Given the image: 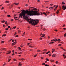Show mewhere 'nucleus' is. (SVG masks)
<instances>
[{"instance_id":"nucleus-36","label":"nucleus","mask_w":66,"mask_h":66,"mask_svg":"<svg viewBox=\"0 0 66 66\" xmlns=\"http://www.w3.org/2000/svg\"><path fill=\"white\" fill-rule=\"evenodd\" d=\"M7 17H11V16L10 15H7Z\"/></svg>"},{"instance_id":"nucleus-23","label":"nucleus","mask_w":66,"mask_h":66,"mask_svg":"<svg viewBox=\"0 0 66 66\" xmlns=\"http://www.w3.org/2000/svg\"><path fill=\"white\" fill-rule=\"evenodd\" d=\"M4 41H1V43L2 44H3V43H4Z\"/></svg>"},{"instance_id":"nucleus-35","label":"nucleus","mask_w":66,"mask_h":66,"mask_svg":"<svg viewBox=\"0 0 66 66\" xmlns=\"http://www.w3.org/2000/svg\"><path fill=\"white\" fill-rule=\"evenodd\" d=\"M6 2V3H9V2H10V1H7Z\"/></svg>"},{"instance_id":"nucleus-55","label":"nucleus","mask_w":66,"mask_h":66,"mask_svg":"<svg viewBox=\"0 0 66 66\" xmlns=\"http://www.w3.org/2000/svg\"><path fill=\"white\" fill-rule=\"evenodd\" d=\"M36 56H37V55H35L34 56V57H36Z\"/></svg>"},{"instance_id":"nucleus-64","label":"nucleus","mask_w":66,"mask_h":66,"mask_svg":"<svg viewBox=\"0 0 66 66\" xmlns=\"http://www.w3.org/2000/svg\"><path fill=\"white\" fill-rule=\"evenodd\" d=\"M41 59H44V57H41Z\"/></svg>"},{"instance_id":"nucleus-28","label":"nucleus","mask_w":66,"mask_h":66,"mask_svg":"<svg viewBox=\"0 0 66 66\" xmlns=\"http://www.w3.org/2000/svg\"><path fill=\"white\" fill-rule=\"evenodd\" d=\"M45 34H43L42 35L43 36V37H44V36H45Z\"/></svg>"},{"instance_id":"nucleus-37","label":"nucleus","mask_w":66,"mask_h":66,"mask_svg":"<svg viewBox=\"0 0 66 66\" xmlns=\"http://www.w3.org/2000/svg\"><path fill=\"white\" fill-rule=\"evenodd\" d=\"M16 26H15L14 27H13V28H12V29H16Z\"/></svg>"},{"instance_id":"nucleus-44","label":"nucleus","mask_w":66,"mask_h":66,"mask_svg":"<svg viewBox=\"0 0 66 66\" xmlns=\"http://www.w3.org/2000/svg\"><path fill=\"white\" fill-rule=\"evenodd\" d=\"M29 47H30V48H33V46L31 45L30 46H29Z\"/></svg>"},{"instance_id":"nucleus-47","label":"nucleus","mask_w":66,"mask_h":66,"mask_svg":"<svg viewBox=\"0 0 66 66\" xmlns=\"http://www.w3.org/2000/svg\"><path fill=\"white\" fill-rule=\"evenodd\" d=\"M47 49H45V50H44V51H45V52H46V51H47Z\"/></svg>"},{"instance_id":"nucleus-51","label":"nucleus","mask_w":66,"mask_h":66,"mask_svg":"<svg viewBox=\"0 0 66 66\" xmlns=\"http://www.w3.org/2000/svg\"><path fill=\"white\" fill-rule=\"evenodd\" d=\"M12 52H13V53H14V50H13L12 51Z\"/></svg>"},{"instance_id":"nucleus-6","label":"nucleus","mask_w":66,"mask_h":66,"mask_svg":"<svg viewBox=\"0 0 66 66\" xmlns=\"http://www.w3.org/2000/svg\"><path fill=\"white\" fill-rule=\"evenodd\" d=\"M6 49V48H2L1 49V51H2L3 50H5Z\"/></svg>"},{"instance_id":"nucleus-21","label":"nucleus","mask_w":66,"mask_h":66,"mask_svg":"<svg viewBox=\"0 0 66 66\" xmlns=\"http://www.w3.org/2000/svg\"><path fill=\"white\" fill-rule=\"evenodd\" d=\"M34 8V7H29V9H33Z\"/></svg>"},{"instance_id":"nucleus-30","label":"nucleus","mask_w":66,"mask_h":66,"mask_svg":"<svg viewBox=\"0 0 66 66\" xmlns=\"http://www.w3.org/2000/svg\"><path fill=\"white\" fill-rule=\"evenodd\" d=\"M11 60V59H9V60L8 61V62H9Z\"/></svg>"},{"instance_id":"nucleus-29","label":"nucleus","mask_w":66,"mask_h":66,"mask_svg":"<svg viewBox=\"0 0 66 66\" xmlns=\"http://www.w3.org/2000/svg\"><path fill=\"white\" fill-rule=\"evenodd\" d=\"M37 52H39L40 51V50H38L37 51Z\"/></svg>"},{"instance_id":"nucleus-63","label":"nucleus","mask_w":66,"mask_h":66,"mask_svg":"<svg viewBox=\"0 0 66 66\" xmlns=\"http://www.w3.org/2000/svg\"><path fill=\"white\" fill-rule=\"evenodd\" d=\"M45 66H49V65L48 64H46L45 65Z\"/></svg>"},{"instance_id":"nucleus-3","label":"nucleus","mask_w":66,"mask_h":66,"mask_svg":"<svg viewBox=\"0 0 66 66\" xmlns=\"http://www.w3.org/2000/svg\"><path fill=\"white\" fill-rule=\"evenodd\" d=\"M29 20H30L31 21H32V23H31L30 24H31L32 26H34V25H37V23L39 22V20L38 19H34V20H33V19H31V18L30 19H28Z\"/></svg>"},{"instance_id":"nucleus-54","label":"nucleus","mask_w":66,"mask_h":66,"mask_svg":"<svg viewBox=\"0 0 66 66\" xmlns=\"http://www.w3.org/2000/svg\"><path fill=\"white\" fill-rule=\"evenodd\" d=\"M6 63H5L3 65V66H4L5 65H6Z\"/></svg>"},{"instance_id":"nucleus-14","label":"nucleus","mask_w":66,"mask_h":66,"mask_svg":"<svg viewBox=\"0 0 66 66\" xmlns=\"http://www.w3.org/2000/svg\"><path fill=\"white\" fill-rule=\"evenodd\" d=\"M43 14L45 15L46 16H47V14H46V13L45 12H43Z\"/></svg>"},{"instance_id":"nucleus-61","label":"nucleus","mask_w":66,"mask_h":66,"mask_svg":"<svg viewBox=\"0 0 66 66\" xmlns=\"http://www.w3.org/2000/svg\"><path fill=\"white\" fill-rule=\"evenodd\" d=\"M48 55H49V56H51V55L50 54H49Z\"/></svg>"},{"instance_id":"nucleus-59","label":"nucleus","mask_w":66,"mask_h":66,"mask_svg":"<svg viewBox=\"0 0 66 66\" xmlns=\"http://www.w3.org/2000/svg\"><path fill=\"white\" fill-rule=\"evenodd\" d=\"M46 13H47V14H49L50 13V12H46Z\"/></svg>"},{"instance_id":"nucleus-41","label":"nucleus","mask_w":66,"mask_h":66,"mask_svg":"<svg viewBox=\"0 0 66 66\" xmlns=\"http://www.w3.org/2000/svg\"><path fill=\"white\" fill-rule=\"evenodd\" d=\"M14 41H15V40H14V39H12V42H14Z\"/></svg>"},{"instance_id":"nucleus-1","label":"nucleus","mask_w":66,"mask_h":66,"mask_svg":"<svg viewBox=\"0 0 66 66\" xmlns=\"http://www.w3.org/2000/svg\"><path fill=\"white\" fill-rule=\"evenodd\" d=\"M26 13L29 14L30 16H39L40 15V13L38 11L29 10H28L25 11Z\"/></svg>"},{"instance_id":"nucleus-50","label":"nucleus","mask_w":66,"mask_h":66,"mask_svg":"<svg viewBox=\"0 0 66 66\" xmlns=\"http://www.w3.org/2000/svg\"><path fill=\"white\" fill-rule=\"evenodd\" d=\"M57 30H56V29H55L54 30V31H56V32H57Z\"/></svg>"},{"instance_id":"nucleus-4","label":"nucleus","mask_w":66,"mask_h":66,"mask_svg":"<svg viewBox=\"0 0 66 66\" xmlns=\"http://www.w3.org/2000/svg\"><path fill=\"white\" fill-rule=\"evenodd\" d=\"M63 4H64V5L62 6V9H63V10L64 11L66 10V6L65 5V6H64V5H65V3L64 2H62V5Z\"/></svg>"},{"instance_id":"nucleus-62","label":"nucleus","mask_w":66,"mask_h":66,"mask_svg":"<svg viewBox=\"0 0 66 66\" xmlns=\"http://www.w3.org/2000/svg\"><path fill=\"white\" fill-rule=\"evenodd\" d=\"M40 39V40H42V37H40L39 38Z\"/></svg>"},{"instance_id":"nucleus-60","label":"nucleus","mask_w":66,"mask_h":66,"mask_svg":"<svg viewBox=\"0 0 66 66\" xmlns=\"http://www.w3.org/2000/svg\"><path fill=\"white\" fill-rule=\"evenodd\" d=\"M23 60H24V59L23 58H22V61H23Z\"/></svg>"},{"instance_id":"nucleus-43","label":"nucleus","mask_w":66,"mask_h":66,"mask_svg":"<svg viewBox=\"0 0 66 66\" xmlns=\"http://www.w3.org/2000/svg\"><path fill=\"white\" fill-rule=\"evenodd\" d=\"M65 26V24H63L62 26L63 28H64Z\"/></svg>"},{"instance_id":"nucleus-57","label":"nucleus","mask_w":66,"mask_h":66,"mask_svg":"<svg viewBox=\"0 0 66 66\" xmlns=\"http://www.w3.org/2000/svg\"><path fill=\"white\" fill-rule=\"evenodd\" d=\"M66 55L65 56H64V59H66Z\"/></svg>"},{"instance_id":"nucleus-24","label":"nucleus","mask_w":66,"mask_h":66,"mask_svg":"<svg viewBox=\"0 0 66 66\" xmlns=\"http://www.w3.org/2000/svg\"><path fill=\"white\" fill-rule=\"evenodd\" d=\"M57 41H58V42H60V41H61V39H57Z\"/></svg>"},{"instance_id":"nucleus-33","label":"nucleus","mask_w":66,"mask_h":66,"mask_svg":"<svg viewBox=\"0 0 66 66\" xmlns=\"http://www.w3.org/2000/svg\"><path fill=\"white\" fill-rule=\"evenodd\" d=\"M58 6H59L58 5L56 6V7H55V8H56V9H57V7H58Z\"/></svg>"},{"instance_id":"nucleus-45","label":"nucleus","mask_w":66,"mask_h":66,"mask_svg":"<svg viewBox=\"0 0 66 66\" xmlns=\"http://www.w3.org/2000/svg\"><path fill=\"white\" fill-rule=\"evenodd\" d=\"M19 18H18V19H15V20L16 21V20H19Z\"/></svg>"},{"instance_id":"nucleus-16","label":"nucleus","mask_w":66,"mask_h":66,"mask_svg":"<svg viewBox=\"0 0 66 66\" xmlns=\"http://www.w3.org/2000/svg\"><path fill=\"white\" fill-rule=\"evenodd\" d=\"M13 7V5H11V7H10V6H9V9H11L12 7Z\"/></svg>"},{"instance_id":"nucleus-32","label":"nucleus","mask_w":66,"mask_h":66,"mask_svg":"<svg viewBox=\"0 0 66 66\" xmlns=\"http://www.w3.org/2000/svg\"><path fill=\"white\" fill-rule=\"evenodd\" d=\"M64 37H66V33H65L64 34Z\"/></svg>"},{"instance_id":"nucleus-9","label":"nucleus","mask_w":66,"mask_h":66,"mask_svg":"<svg viewBox=\"0 0 66 66\" xmlns=\"http://www.w3.org/2000/svg\"><path fill=\"white\" fill-rule=\"evenodd\" d=\"M8 52L9 53H7V54H10V53H11V51H8Z\"/></svg>"},{"instance_id":"nucleus-10","label":"nucleus","mask_w":66,"mask_h":66,"mask_svg":"<svg viewBox=\"0 0 66 66\" xmlns=\"http://www.w3.org/2000/svg\"><path fill=\"white\" fill-rule=\"evenodd\" d=\"M3 23L4 22H5V20H4L3 19L2 21H1Z\"/></svg>"},{"instance_id":"nucleus-25","label":"nucleus","mask_w":66,"mask_h":66,"mask_svg":"<svg viewBox=\"0 0 66 66\" xmlns=\"http://www.w3.org/2000/svg\"><path fill=\"white\" fill-rule=\"evenodd\" d=\"M50 52V51H49L48 52L46 53V54H48V53H49Z\"/></svg>"},{"instance_id":"nucleus-34","label":"nucleus","mask_w":66,"mask_h":66,"mask_svg":"<svg viewBox=\"0 0 66 66\" xmlns=\"http://www.w3.org/2000/svg\"><path fill=\"white\" fill-rule=\"evenodd\" d=\"M55 42H56V41H57V39H56V38H55Z\"/></svg>"},{"instance_id":"nucleus-2","label":"nucleus","mask_w":66,"mask_h":66,"mask_svg":"<svg viewBox=\"0 0 66 66\" xmlns=\"http://www.w3.org/2000/svg\"><path fill=\"white\" fill-rule=\"evenodd\" d=\"M28 10H21V11H22V12L19 15V17H21V18H22V17H25L26 18H28V16H30V15H29V13H27L26 12V11Z\"/></svg>"},{"instance_id":"nucleus-39","label":"nucleus","mask_w":66,"mask_h":66,"mask_svg":"<svg viewBox=\"0 0 66 66\" xmlns=\"http://www.w3.org/2000/svg\"><path fill=\"white\" fill-rule=\"evenodd\" d=\"M5 24H7V21H6L5 22Z\"/></svg>"},{"instance_id":"nucleus-26","label":"nucleus","mask_w":66,"mask_h":66,"mask_svg":"<svg viewBox=\"0 0 66 66\" xmlns=\"http://www.w3.org/2000/svg\"><path fill=\"white\" fill-rule=\"evenodd\" d=\"M50 61H51V62H54V60H50Z\"/></svg>"},{"instance_id":"nucleus-22","label":"nucleus","mask_w":66,"mask_h":66,"mask_svg":"<svg viewBox=\"0 0 66 66\" xmlns=\"http://www.w3.org/2000/svg\"><path fill=\"white\" fill-rule=\"evenodd\" d=\"M18 49H19V50H21V48L20 47H18Z\"/></svg>"},{"instance_id":"nucleus-8","label":"nucleus","mask_w":66,"mask_h":66,"mask_svg":"<svg viewBox=\"0 0 66 66\" xmlns=\"http://www.w3.org/2000/svg\"><path fill=\"white\" fill-rule=\"evenodd\" d=\"M27 45L29 47H30V46H32V44H30L29 43H28V44H27Z\"/></svg>"},{"instance_id":"nucleus-15","label":"nucleus","mask_w":66,"mask_h":66,"mask_svg":"<svg viewBox=\"0 0 66 66\" xmlns=\"http://www.w3.org/2000/svg\"><path fill=\"white\" fill-rule=\"evenodd\" d=\"M6 34H5L3 35L2 36V37H3V36H6Z\"/></svg>"},{"instance_id":"nucleus-49","label":"nucleus","mask_w":66,"mask_h":66,"mask_svg":"<svg viewBox=\"0 0 66 66\" xmlns=\"http://www.w3.org/2000/svg\"><path fill=\"white\" fill-rule=\"evenodd\" d=\"M16 34H17V33H16V32H15L14 35V36H15V35H16Z\"/></svg>"},{"instance_id":"nucleus-7","label":"nucleus","mask_w":66,"mask_h":66,"mask_svg":"<svg viewBox=\"0 0 66 66\" xmlns=\"http://www.w3.org/2000/svg\"><path fill=\"white\" fill-rule=\"evenodd\" d=\"M27 21L28 22H29V23H32V21H30L29 20V19L27 18Z\"/></svg>"},{"instance_id":"nucleus-58","label":"nucleus","mask_w":66,"mask_h":66,"mask_svg":"<svg viewBox=\"0 0 66 66\" xmlns=\"http://www.w3.org/2000/svg\"><path fill=\"white\" fill-rule=\"evenodd\" d=\"M18 33H20V32H21L20 31V30H18Z\"/></svg>"},{"instance_id":"nucleus-48","label":"nucleus","mask_w":66,"mask_h":66,"mask_svg":"<svg viewBox=\"0 0 66 66\" xmlns=\"http://www.w3.org/2000/svg\"><path fill=\"white\" fill-rule=\"evenodd\" d=\"M18 36H19L18 35H16L15 36V37H18Z\"/></svg>"},{"instance_id":"nucleus-40","label":"nucleus","mask_w":66,"mask_h":66,"mask_svg":"<svg viewBox=\"0 0 66 66\" xmlns=\"http://www.w3.org/2000/svg\"><path fill=\"white\" fill-rule=\"evenodd\" d=\"M29 40H32V39H28Z\"/></svg>"},{"instance_id":"nucleus-31","label":"nucleus","mask_w":66,"mask_h":66,"mask_svg":"<svg viewBox=\"0 0 66 66\" xmlns=\"http://www.w3.org/2000/svg\"><path fill=\"white\" fill-rule=\"evenodd\" d=\"M42 65H46V64H45V63H43L42 64Z\"/></svg>"},{"instance_id":"nucleus-38","label":"nucleus","mask_w":66,"mask_h":66,"mask_svg":"<svg viewBox=\"0 0 66 66\" xmlns=\"http://www.w3.org/2000/svg\"><path fill=\"white\" fill-rule=\"evenodd\" d=\"M23 19H26V20H27V18L23 17Z\"/></svg>"},{"instance_id":"nucleus-46","label":"nucleus","mask_w":66,"mask_h":66,"mask_svg":"<svg viewBox=\"0 0 66 66\" xmlns=\"http://www.w3.org/2000/svg\"><path fill=\"white\" fill-rule=\"evenodd\" d=\"M55 63H56V64H58V63H59V62L56 61Z\"/></svg>"},{"instance_id":"nucleus-12","label":"nucleus","mask_w":66,"mask_h":66,"mask_svg":"<svg viewBox=\"0 0 66 66\" xmlns=\"http://www.w3.org/2000/svg\"><path fill=\"white\" fill-rule=\"evenodd\" d=\"M33 10H34V11H37V9L36 8H35Z\"/></svg>"},{"instance_id":"nucleus-18","label":"nucleus","mask_w":66,"mask_h":66,"mask_svg":"<svg viewBox=\"0 0 66 66\" xmlns=\"http://www.w3.org/2000/svg\"><path fill=\"white\" fill-rule=\"evenodd\" d=\"M51 45H52V43H51V42L50 43L48 44V45H49L50 46H51Z\"/></svg>"},{"instance_id":"nucleus-13","label":"nucleus","mask_w":66,"mask_h":66,"mask_svg":"<svg viewBox=\"0 0 66 66\" xmlns=\"http://www.w3.org/2000/svg\"><path fill=\"white\" fill-rule=\"evenodd\" d=\"M15 45V42L13 43L12 44V46H14V45Z\"/></svg>"},{"instance_id":"nucleus-20","label":"nucleus","mask_w":66,"mask_h":66,"mask_svg":"<svg viewBox=\"0 0 66 66\" xmlns=\"http://www.w3.org/2000/svg\"><path fill=\"white\" fill-rule=\"evenodd\" d=\"M13 61H17V60L15 59H13Z\"/></svg>"},{"instance_id":"nucleus-17","label":"nucleus","mask_w":66,"mask_h":66,"mask_svg":"<svg viewBox=\"0 0 66 66\" xmlns=\"http://www.w3.org/2000/svg\"><path fill=\"white\" fill-rule=\"evenodd\" d=\"M59 10H58L56 12V13L57 14H59Z\"/></svg>"},{"instance_id":"nucleus-42","label":"nucleus","mask_w":66,"mask_h":66,"mask_svg":"<svg viewBox=\"0 0 66 66\" xmlns=\"http://www.w3.org/2000/svg\"><path fill=\"white\" fill-rule=\"evenodd\" d=\"M63 30H66V28H63Z\"/></svg>"},{"instance_id":"nucleus-27","label":"nucleus","mask_w":66,"mask_h":66,"mask_svg":"<svg viewBox=\"0 0 66 66\" xmlns=\"http://www.w3.org/2000/svg\"><path fill=\"white\" fill-rule=\"evenodd\" d=\"M46 61H49V59H48V58H46Z\"/></svg>"},{"instance_id":"nucleus-56","label":"nucleus","mask_w":66,"mask_h":66,"mask_svg":"<svg viewBox=\"0 0 66 66\" xmlns=\"http://www.w3.org/2000/svg\"><path fill=\"white\" fill-rule=\"evenodd\" d=\"M25 6H28V4H26V5H25Z\"/></svg>"},{"instance_id":"nucleus-5","label":"nucleus","mask_w":66,"mask_h":66,"mask_svg":"<svg viewBox=\"0 0 66 66\" xmlns=\"http://www.w3.org/2000/svg\"><path fill=\"white\" fill-rule=\"evenodd\" d=\"M56 56V55L55 54H54L52 55V57H55Z\"/></svg>"},{"instance_id":"nucleus-11","label":"nucleus","mask_w":66,"mask_h":66,"mask_svg":"<svg viewBox=\"0 0 66 66\" xmlns=\"http://www.w3.org/2000/svg\"><path fill=\"white\" fill-rule=\"evenodd\" d=\"M20 63H21V62H20L19 63V65L18 66H20L22 65V64H21Z\"/></svg>"},{"instance_id":"nucleus-53","label":"nucleus","mask_w":66,"mask_h":66,"mask_svg":"<svg viewBox=\"0 0 66 66\" xmlns=\"http://www.w3.org/2000/svg\"><path fill=\"white\" fill-rule=\"evenodd\" d=\"M21 46H23V44H21V45H20Z\"/></svg>"},{"instance_id":"nucleus-19","label":"nucleus","mask_w":66,"mask_h":66,"mask_svg":"<svg viewBox=\"0 0 66 66\" xmlns=\"http://www.w3.org/2000/svg\"><path fill=\"white\" fill-rule=\"evenodd\" d=\"M14 4H15V5H18V4H19V3H14Z\"/></svg>"},{"instance_id":"nucleus-52","label":"nucleus","mask_w":66,"mask_h":66,"mask_svg":"<svg viewBox=\"0 0 66 66\" xmlns=\"http://www.w3.org/2000/svg\"><path fill=\"white\" fill-rule=\"evenodd\" d=\"M9 28H6V29H5L6 30H8Z\"/></svg>"}]
</instances>
